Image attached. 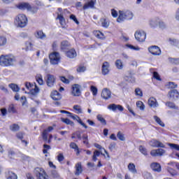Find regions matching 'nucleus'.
I'll return each mask as SVG.
<instances>
[{"label":"nucleus","instance_id":"c9c22d12","mask_svg":"<svg viewBox=\"0 0 179 179\" xmlns=\"http://www.w3.org/2000/svg\"><path fill=\"white\" fill-rule=\"evenodd\" d=\"M8 87L10 88H11V90H13V92H20V88H19V87L17 86V85L16 84H10L8 85Z\"/></svg>","mask_w":179,"mask_h":179},{"label":"nucleus","instance_id":"69168bd1","mask_svg":"<svg viewBox=\"0 0 179 179\" xmlns=\"http://www.w3.org/2000/svg\"><path fill=\"white\" fill-rule=\"evenodd\" d=\"M169 61L172 62V64H175L177 65V64H179V59H173V58H169Z\"/></svg>","mask_w":179,"mask_h":179},{"label":"nucleus","instance_id":"c85d7f7f","mask_svg":"<svg viewBox=\"0 0 179 179\" xmlns=\"http://www.w3.org/2000/svg\"><path fill=\"white\" fill-rule=\"evenodd\" d=\"M136 106L137 108H139V110H141V111H145V108H146V106H145V103H143L141 101H136Z\"/></svg>","mask_w":179,"mask_h":179},{"label":"nucleus","instance_id":"bf43d9fd","mask_svg":"<svg viewBox=\"0 0 179 179\" xmlns=\"http://www.w3.org/2000/svg\"><path fill=\"white\" fill-rule=\"evenodd\" d=\"M81 138L83 139V143H85V145H87V143H89V141L87 140L88 137L87 134H83Z\"/></svg>","mask_w":179,"mask_h":179},{"label":"nucleus","instance_id":"052dcab7","mask_svg":"<svg viewBox=\"0 0 179 179\" xmlns=\"http://www.w3.org/2000/svg\"><path fill=\"white\" fill-rule=\"evenodd\" d=\"M111 12V15L113 16V17H118V12H117V10H115V9H111L110 10Z\"/></svg>","mask_w":179,"mask_h":179},{"label":"nucleus","instance_id":"37998d69","mask_svg":"<svg viewBox=\"0 0 179 179\" xmlns=\"http://www.w3.org/2000/svg\"><path fill=\"white\" fill-rule=\"evenodd\" d=\"M117 138L122 142L125 141V136L121 131H118L117 134Z\"/></svg>","mask_w":179,"mask_h":179},{"label":"nucleus","instance_id":"774afa93","mask_svg":"<svg viewBox=\"0 0 179 179\" xmlns=\"http://www.w3.org/2000/svg\"><path fill=\"white\" fill-rule=\"evenodd\" d=\"M175 19H176V20H178V22H179V8H178V10L176 12Z\"/></svg>","mask_w":179,"mask_h":179},{"label":"nucleus","instance_id":"49530a36","mask_svg":"<svg viewBox=\"0 0 179 179\" xmlns=\"http://www.w3.org/2000/svg\"><path fill=\"white\" fill-rule=\"evenodd\" d=\"M154 120H155V122H157V124H159V125H160L161 127H164V122H162V120L159 119V117H157V116H154Z\"/></svg>","mask_w":179,"mask_h":179},{"label":"nucleus","instance_id":"0e129e2a","mask_svg":"<svg viewBox=\"0 0 179 179\" xmlns=\"http://www.w3.org/2000/svg\"><path fill=\"white\" fill-rule=\"evenodd\" d=\"M153 76L157 80H162V78H160V76H159V73H157V72L155 71L153 73Z\"/></svg>","mask_w":179,"mask_h":179},{"label":"nucleus","instance_id":"423d86ee","mask_svg":"<svg viewBox=\"0 0 179 179\" xmlns=\"http://www.w3.org/2000/svg\"><path fill=\"white\" fill-rule=\"evenodd\" d=\"M134 37L138 43H143L146 40V32L143 30H137L134 34Z\"/></svg>","mask_w":179,"mask_h":179},{"label":"nucleus","instance_id":"8fccbe9b","mask_svg":"<svg viewBox=\"0 0 179 179\" xmlns=\"http://www.w3.org/2000/svg\"><path fill=\"white\" fill-rule=\"evenodd\" d=\"M7 179H17V175L13 172H8V177Z\"/></svg>","mask_w":179,"mask_h":179},{"label":"nucleus","instance_id":"3c124183","mask_svg":"<svg viewBox=\"0 0 179 179\" xmlns=\"http://www.w3.org/2000/svg\"><path fill=\"white\" fill-rule=\"evenodd\" d=\"M166 87H169V89H176L177 85L173 82H169L166 84Z\"/></svg>","mask_w":179,"mask_h":179},{"label":"nucleus","instance_id":"79ce46f5","mask_svg":"<svg viewBox=\"0 0 179 179\" xmlns=\"http://www.w3.org/2000/svg\"><path fill=\"white\" fill-rule=\"evenodd\" d=\"M96 118L98 121H99L101 124H103V125H106L107 124V122H106V119L103 117V115H97Z\"/></svg>","mask_w":179,"mask_h":179},{"label":"nucleus","instance_id":"de8ad7c7","mask_svg":"<svg viewBox=\"0 0 179 179\" xmlns=\"http://www.w3.org/2000/svg\"><path fill=\"white\" fill-rule=\"evenodd\" d=\"M104 153H103V151H101V155H102V156H104L105 159H106V160H110V154H108V152H107V150H106V149L103 150Z\"/></svg>","mask_w":179,"mask_h":179},{"label":"nucleus","instance_id":"dca6fc26","mask_svg":"<svg viewBox=\"0 0 179 179\" xmlns=\"http://www.w3.org/2000/svg\"><path fill=\"white\" fill-rule=\"evenodd\" d=\"M108 110H112V111H124V108L121 105H117L115 103L110 104L108 106Z\"/></svg>","mask_w":179,"mask_h":179},{"label":"nucleus","instance_id":"0eeeda50","mask_svg":"<svg viewBox=\"0 0 179 179\" xmlns=\"http://www.w3.org/2000/svg\"><path fill=\"white\" fill-rule=\"evenodd\" d=\"M49 58L50 59V64H52V65H58L59 61H61V56H59V53L57 52L50 54Z\"/></svg>","mask_w":179,"mask_h":179},{"label":"nucleus","instance_id":"b1692460","mask_svg":"<svg viewBox=\"0 0 179 179\" xmlns=\"http://www.w3.org/2000/svg\"><path fill=\"white\" fill-rule=\"evenodd\" d=\"M66 57H68V58H75V57H76L78 55L76 54V50H75L74 49H71L70 50L67 51L66 53Z\"/></svg>","mask_w":179,"mask_h":179},{"label":"nucleus","instance_id":"e2e57ef3","mask_svg":"<svg viewBox=\"0 0 179 179\" xmlns=\"http://www.w3.org/2000/svg\"><path fill=\"white\" fill-rule=\"evenodd\" d=\"M70 148H71V149H74V150H78V149H79V147H78V145L75 143H71Z\"/></svg>","mask_w":179,"mask_h":179},{"label":"nucleus","instance_id":"39448f33","mask_svg":"<svg viewBox=\"0 0 179 179\" xmlns=\"http://www.w3.org/2000/svg\"><path fill=\"white\" fill-rule=\"evenodd\" d=\"M82 94V85L73 84L71 86V95L74 97H79Z\"/></svg>","mask_w":179,"mask_h":179},{"label":"nucleus","instance_id":"680f3d73","mask_svg":"<svg viewBox=\"0 0 179 179\" xmlns=\"http://www.w3.org/2000/svg\"><path fill=\"white\" fill-rule=\"evenodd\" d=\"M52 178H59V173L57 171H53L52 172Z\"/></svg>","mask_w":179,"mask_h":179},{"label":"nucleus","instance_id":"412c9836","mask_svg":"<svg viewBox=\"0 0 179 179\" xmlns=\"http://www.w3.org/2000/svg\"><path fill=\"white\" fill-rule=\"evenodd\" d=\"M50 97L52 99V100L57 101V100H61V94L59 93L58 91H53L51 92Z\"/></svg>","mask_w":179,"mask_h":179},{"label":"nucleus","instance_id":"4c0bfd02","mask_svg":"<svg viewBox=\"0 0 179 179\" xmlns=\"http://www.w3.org/2000/svg\"><path fill=\"white\" fill-rule=\"evenodd\" d=\"M168 145L172 150H177L178 152H179V145L178 144L169 143Z\"/></svg>","mask_w":179,"mask_h":179},{"label":"nucleus","instance_id":"338daca9","mask_svg":"<svg viewBox=\"0 0 179 179\" xmlns=\"http://www.w3.org/2000/svg\"><path fill=\"white\" fill-rule=\"evenodd\" d=\"M33 86H34V85L31 83H29V82L25 83V87L28 90L31 89V87H33Z\"/></svg>","mask_w":179,"mask_h":179},{"label":"nucleus","instance_id":"5fc2aeb1","mask_svg":"<svg viewBox=\"0 0 179 179\" xmlns=\"http://www.w3.org/2000/svg\"><path fill=\"white\" fill-rule=\"evenodd\" d=\"M59 79L62 82H63V83H65L66 85H69V80L66 79V78L64 77V76H60Z\"/></svg>","mask_w":179,"mask_h":179},{"label":"nucleus","instance_id":"72a5a7b5","mask_svg":"<svg viewBox=\"0 0 179 179\" xmlns=\"http://www.w3.org/2000/svg\"><path fill=\"white\" fill-rule=\"evenodd\" d=\"M158 27H159V29H162V30H164V29L167 28V24H166V22H164V21L159 19V21L158 22Z\"/></svg>","mask_w":179,"mask_h":179},{"label":"nucleus","instance_id":"6e6d98bb","mask_svg":"<svg viewBox=\"0 0 179 179\" xmlns=\"http://www.w3.org/2000/svg\"><path fill=\"white\" fill-rule=\"evenodd\" d=\"M127 47H128V48H130V50H134L135 51H139V50H141V48H139L138 46H134L132 45H127Z\"/></svg>","mask_w":179,"mask_h":179},{"label":"nucleus","instance_id":"4468645a","mask_svg":"<svg viewBox=\"0 0 179 179\" xmlns=\"http://www.w3.org/2000/svg\"><path fill=\"white\" fill-rule=\"evenodd\" d=\"M101 96L104 100L111 99V91L107 88H104L101 92Z\"/></svg>","mask_w":179,"mask_h":179},{"label":"nucleus","instance_id":"c756f323","mask_svg":"<svg viewBox=\"0 0 179 179\" xmlns=\"http://www.w3.org/2000/svg\"><path fill=\"white\" fill-rule=\"evenodd\" d=\"M36 80L40 86H43V85H44V80H43V76L41 74H37Z\"/></svg>","mask_w":179,"mask_h":179},{"label":"nucleus","instance_id":"2f4dec72","mask_svg":"<svg viewBox=\"0 0 179 179\" xmlns=\"http://www.w3.org/2000/svg\"><path fill=\"white\" fill-rule=\"evenodd\" d=\"M73 110H75V113L76 114H82L83 113V110L82 109V107L79 105H75L73 107Z\"/></svg>","mask_w":179,"mask_h":179},{"label":"nucleus","instance_id":"4be33fe9","mask_svg":"<svg viewBox=\"0 0 179 179\" xmlns=\"http://www.w3.org/2000/svg\"><path fill=\"white\" fill-rule=\"evenodd\" d=\"M93 34L96 37V38H99L100 40H104V38H106L104 34L100 31H94Z\"/></svg>","mask_w":179,"mask_h":179},{"label":"nucleus","instance_id":"f3484780","mask_svg":"<svg viewBox=\"0 0 179 179\" xmlns=\"http://www.w3.org/2000/svg\"><path fill=\"white\" fill-rule=\"evenodd\" d=\"M159 20L160 18H159L158 17H155V18L150 19L149 20V24L150 27H152V29H156V27H157V26L159 25Z\"/></svg>","mask_w":179,"mask_h":179},{"label":"nucleus","instance_id":"a211bd4d","mask_svg":"<svg viewBox=\"0 0 179 179\" xmlns=\"http://www.w3.org/2000/svg\"><path fill=\"white\" fill-rule=\"evenodd\" d=\"M150 167L153 171L157 173H160L162 171V166L157 162L151 163Z\"/></svg>","mask_w":179,"mask_h":179},{"label":"nucleus","instance_id":"f03ea898","mask_svg":"<svg viewBox=\"0 0 179 179\" xmlns=\"http://www.w3.org/2000/svg\"><path fill=\"white\" fill-rule=\"evenodd\" d=\"M134 19V13L131 10H119V15L117 19V23H122L125 20H132Z\"/></svg>","mask_w":179,"mask_h":179},{"label":"nucleus","instance_id":"864d4df0","mask_svg":"<svg viewBox=\"0 0 179 179\" xmlns=\"http://www.w3.org/2000/svg\"><path fill=\"white\" fill-rule=\"evenodd\" d=\"M77 72L78 73H82V72H85V71H86V67L85 66H79L77 69H76Z\"/></svg>","mask_w":179,"mask_h":179},{"label":"nucleus","instance_id":"393cba45","mask_svg":"<svg viewBox=\"0 0 179 179\" xmlns=\"http://www.w3.org/2000/svg\"><path fill=\"white\" fill-rule=\"evenodd\" d=\"M35 37H36V38H40V40H44L47 36L44 32H43V31H37L35 33Z\"/></svg>","mask_w":179,"mask_h":179},{"label":"nucleus","instance_id":"4d7b16f0","mask_svg":"<svg viewBox=\"0 0 179 179\" xmlns=\"http://www.w3.org/2000/svg\"><path fill=\"white\" fill-rule=\"evenodd\" d=\"M42 137L43 141H48V133H47V130H44L43 134H42Z\"/></svg>","mask_w":179,"mask_h":179},{"label":"nucleus","instance_id":"7ed1b4c3","mask_svg":"<svg viewBox=\"0 0 179 179\" xmlns=\"http://www.w3.org/2000/svg\"><path fill=\"white\" fill-rule=\"evenodd\" d=\"M14 23L17 27H20L23 29L27 26V23H29V20L27 19V16L24 14H18L15 16L14 19Z\"/></svg>","mask_w":179,"mask_h":179},{"label":"nucleus","instance_id":"6e6552de","mask_svg":"<svg viewBox=\"0 0 179 179\" xmlns=\"http://www.w3.org/2000/svg\"><path fill=\"white\" fill-rule=\"evenodd\" d=\"M59 23L62 27H65L66 22H65V18L64 17V13H62V8H58L57 17Z\"/></svg>","mask_w":179,"mask_h":179},{"label":"nucleus","instance_id":"c03bdc74","mask_svg":"<svg viewBox=\"0 0 179 179\" xmlns=\"http://www.w3.org/2000/svg\"><path fill=\"white\" fill-rule=\"evenodd\" d=\"M101 25L105 27V29H107L108 26H110V22L107 21V20L103 18L101 20Z\"/></svg>","mask_w":179,"mask_h":179},{"label":"nucleus","instance_id":"a18cd8bd","mask_svg":"<svg viewBox=\"0 0 179 179\" xmlns=\"http://www.w3.org/2000/svg\"><path fill=\"white\" fill-rule=\"evenodd\" d=\"M135 94L138 97H143V92H142V90H141L140 88H136L135 90Z\"/></svg>","mask_w":179,"mask_h":179},{"label":"nucleus","instance_id":"7c9ffc66","mask_svg":"<svg viewBox=\"0 0 179 179\" xmlns=\"http://www.w3.org/2000/svg\"><path fill=\"white\" fill-rule=\"evenodd\" d=\"M100 155H101V151H99L97 150L94 151L93 155H92L93 162H97V157H99Z\"/></svg>","mask_w":179,"mask_h":179},{"label":"nucleus","instance_id":"9d476101","mask_svg":"<svg viewBox=\"0 0 179 179\" xmlns=\"http://www.w3.org/2000/svg\"><path fill=\"white\" fill-rule=\"evenodd\" d=\"M46 83L48 87H52L55 84V76L51 74H48L46 76Z\"/></svg>","mask_w":179,"mask_h":179},{"label":"nucleus","instance_id":"5701e85b","mask_svg":"<svg viewBox=\"0 0 179 179\" xmlns=\"http://www.w3.org/2000/svg\"><path fill=\"white\" fill-rule=\"evenodd\" d=\"M83 170L82 169V164L80 162H78L76 164V176H80L82 174V172Z\"/></svg>","mask_w":179,"mask_h":179},{"label":"nucleus","instance_id":"ddd939ff","mask_svg":"<svg viewBox=\"0 0 179 179\" xmlns=\"http://www.w3.org/2000/svg\"><path fill=\"white\" fill-rule=\"evenodd\" d=\"M102 75H108L110 73V63L108 62H105L102 64L101 67Z\"/></svg>","mask_w":179,"mask_h":179},{"label":"nucleus","instance_id":"20e7f679","mask_svg":"<svg viewBox=\"0 0 179 179\" xmlns=\"http://www.w3.org/2000/svg\"><path fill=\"white\" fill-rule=\"evenodd\" d=\"M38 93H40V88L36 84H35L34 88H32L29 92H28L29 99H31V100H34L36 104H40V101L36 99H37V96H38Z\"/></svg>","mask_w":179,"mask_h":179},{"label":"nucleus","instance_id":"9b49d317","mask_svg":"<svg viewBox=\"0 0 179 179\" xmlns=\"http://www.w3.org/2000/svg\"><path fill=\"white\" fill-rule=\"evenodd\" d=\"M166 153V150L159 148L157 150H152L150 152V155L152 156V157H157L159 156H163Z\"/></svg>","mask_w":179,"mask_h":179},{"label":"nucleus","instance_id":"6ab92c4d","mask_svg":"<svg viewBox=\"0 0 179 179\" xmlns=\"http://www.w3.org/2000/svg\"><path fill=\"white\" fill-rule=\"evenodd\" d=\"M148 106L152 108H156L159 106V103H157V100L155 97H150L148 99Z\"/></svg>","mask_w":179,"mask_h":179},{"label":"nucleus","instance_id":"58836bf2","mask_svg":"<svg viewBox=\"0 0 179 179\" xmlns=\"http://www.w3.org/2000/svg\"><path fill=\"white\" fill-rule=\"evenodd\" d=\"M62 122H64V124H66L67 125H71V127H73L75 125V123L71 121V120L68 118H62Z\"/></svg>","mask_w":179,"mask_h":179},{"label":"nucleus","instance_id":"473e14b6","mask_svg":"<svg viewBox=\"0 0 179 179\" xmlns=\"http://www.w3.org/2000/svg\"><path fill=\"white\" fill-rule=\"evenodd\" d=\"M8 40L6 39V36L0 35V47H3V45H6V43Z\"/></svg>","mask_w":179,"mask_h":179},{"label":"nucleus","instance_id":"09e8293b","mask_svg":"<svg viewBox=\"0 0 179 179\" xmlns=\"http://www.w3.org/2000/svg\"><path fill=\"white\" fill-rule=\"evenodd\" d=\"M166 105L167 107H169V108H173V110H177L178 108V107H177L173 102H168Z\"/></svg>","mask_w":179,"mask_h":179},{"label":"nucleus","instance_id":"bb28decb","mask_svg":"<svg viewBox=\"0 0 179 179\" xmlns=\"http://www.w3.org/2000/svg\"><path fill=\"white\" fill-rule=\"evenodd\" d=\"M128 170L132 173V174H136L138 173V171L136 170V167L135 166L134 164L130 163L128 165Z\"/></svg>","mask_w":179,"mask_h":179},{"label":"nucleus","instance_id":"f257e3e1","mask_svg":"<svg viewBox=\"0 0 179 179\" xmlns=\"http://www.w3.org/2000/svg\"><path fill=\"white\" fill-rule=\"evenodd\" d=\"M16 64V57L13 55L0 56V66H13Z\"/></svg>","mask_w":179,"mask_h":179},{"label":"nucleus","instance_id":"a19ab883","mask_svg":"<svg viewBox=\"0 0 179 179\" xmlns=\"http://www.w3.org/2000/svg\"><path fill=\"white\" fill-rule=\"evenodd\" d=\"M138 149H139V152H141L142 155H143L144 156H148V150L146 149V148L142 145H140Z\"/></svg>","mask_w":179,"mask_h":179},{"label":"nucleus","instance_id":"1a4fd4ad","mask_svg":"<svg viewBox=\"0 0 179 179\" xmlns=\"http://www.w3.org/2000/svg\"><path fill=\"white\" fill-rule=\"evenodd\" d=\"M148 51L152 55L157 56L162 54V50L160 48L156 45H152L148 48Z\"/></svg>","mask_w":179,"mask_h":179},{"label":"nucleus","instance_id":"603ef678","mask_svg":"<svg viewBox=\"0 0 179 179\" xmlns=\"http://www.w3.org/2000/svg\"><path fill=\"white\" fill-rule=\"evenodd\" d=\"M90 90H91L93 96H97V87L92 85L90 87Z\"/></svg>","mask_w":179,"mask_h":179},{"label":"nucleus","instance_id":"a878e982","mask_svg":"<svg viewBox=\"0 0 179 179\" xmlns=\"http://www.w3.org/2000/svg\"><path fill=\"white\" fill-rule=\"evenodd\" d=\"M90 8L91 9H93V8H94V1L93 0H91L90 1H87V3H85V4L83 6V9L86 10V9H90Z\"/></svg>","mask_w":179,"mask_h":179},{"label":"nucleus","instance_id":"cd10ccee","mask_svg":"<svg viewBox=\"0 0 179 179\" xmlns=\"http://www.w3.org/2000/svg\"><path fill=\"white\" fill-rule=\"evenodd\" d=\"M117 69H124V62L121 59H117L115 62Z\"/></svg>","mask_w":179,"mask_h":179},{"label":"nucleus","instance_id":"ea45409f","mask_svg":"<svg viewBox=\"0 0 179 179\" xmlns=\"http://www.w3.org/2000/svg\"><path fill=\"white\" fill-rule=\"evenodd\" d=\"M169 43H170L171 45H174L175 47H178L179 41L177 39L170 38Z\"/></svg>","mask_w":179,"mask_h":179},{"label":"nucleus","instance_id":"13d9d810","mask_svg":"<svg viewBox=\"0 0 179 179\" xmlns=\"http://www.w3.org/2000/svg\"><path fill=\"white\" fill-rule=\"evenodd\" d=\"M168 173H170L172 176H177V171L176 170L173 169L172 168H168Z\"/></svg>","mask_w":179,"mask_h":179},{"label":"nucleus","instance_id":"f704fd0d","mask_svg":"<svg viewBox=\"0 0 179 179\" xmlns=\"http://www.w3.org/2000/svg\"><path fill=\"white\" fill-rule=\"evenodd\" d=\"M19 9L24 10V9H30V5L27 3H22L18 6Z\"/></svg>","mask_w":179,"mask_h":179},{"label":"nucleus","instance_id":"f8f14e48","mask_svg":"<svg viewBox=\"0 0 179 179\" xmlns=\"http://www.w3.org/2000/svg\"><path fill=\"white\" fill-rule=\"evenodd\" d=\"M69 117H71V118H72L75 121L78 122V124H80L82 127H83V128H85V129H87V125H86V124H85L82 121V120H80V117H79V116H78L76 115H73V113H71L69 115Z\"/></svg>","mask_w":179,"mask_h":179},{"label":"nucleus","instance_id":"e433bc0d","mask_svg":"<svg viewBox=\"0 0 179 179\" xmlns=\"http://www.w3.org/2000/svg\"><path fill=\"white\" fill-rule=\"evenodd\" d=\"M10 129L13 132H16V131H19V129H20V127L18 126V124H13L10 126Z\"/></svg>","mask_w":179,"mask_h":179},{"label":"nucleus","instance_id":"aec40b11","mask_svg":"<svg viewBox=\"0 0 179 179\" xmlns=\"http://www.w3.org/2000/svg\"><path fill=\"white\" fill-rule=\"evenodd\" d=\"M169 97L173 100H177L179 99V92L177 90H173L169 92Z\"/></svg>","mask_w":179,"mask_h":179},{"label":"nucleus","instance_id":"2eb2a0df","mask_svg":"<svg viewBox=\"0 0 179 179\" xmlns=\"http://www.w3.org/2000/svg\"><path fill=\"white\" fill-rule=\"evenodd\" d=\"M149 145L152 148H164V144H163V143L155 139L151 140L149 142Z\"/></svg>","mask_w":179,"mask_h":179}]
</instances>
